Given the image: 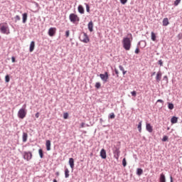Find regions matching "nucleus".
<instances>
[{
	"label": "nucleus",
	"instance_id": "nucleus-1",
	"mask_svg": "<svg viewBox=\"0 0 182 182\" xmlns=\"http://www.w3.org/2000/svg\"><path fill=\"white\" fill-rule=\"evenodd\" d=\"M128 36H130L131 40L129 37H125L122 40L123 48L125 49V50H130L132 48V41H133V36L132 33H129Z\"/></svg>",
	"mask_w": 182,
	"mask_h": 182
},
{
	"label": "nucleus",
	"instance_id": "nucleus-40",
	"mask_svg": "<svg viewBox=\"0 0 182 182\" xmlns=\"http://www.w3.org/2000/svg\"><path fill=\"white\" fill-rule=\"evenodd\" d=\"M131 95L132 96H133L134 97H136V96H137V92L136 91H132L131 92Z\"/></svg>",
	"mask_w": 182,
	"mask_h": 182
},
{
	"label": "nucleus",
	"instance_id": "nucleus-43",
	"mask_svg": "<svg viewBox=\"0 0 182 182\" xmlns=\"http://www.w3.org/2000/svg\"><path fill=\"white\" fill-rule=\"evenodd\" d=\"M69 35H70V31L69 30L65 31L66 38H69Z\"/></svg>",
	"mask_w": 182,
	"mask_h": 182
},
{
	"label": "nucleus",
	"instance_id": "nucleus-36",
	"mask_svg": "<svg viewBox=\"0 0 182 182\" xmlns=\"http://www.w3.org/2000/svg\"><path fill=\"white\" fill-rule=\"evenodd\" d=\"M101 86H102V84H100V82H96L95 83L96 89H100Z\"/></svg>",
	"mask_w": 182,
	"mask_h": 182
},
{
	"label": "nucleus",
	"instance_id": "nucleus-54",
	"mask_svg": "<svg viewBox=\"0 0 182 182\" xmlns=\"http://www.w3.org/2000/svg\"><path fill=\"white\" fill-rule=\"evenodd\" d=\"M154 75H156V72L152 73L151 76H154Z\"/></svg>",
	"mask_w": 182,
	"mask_h": 182
},
{
	"label": "nucleus",
	"instance_id": "nucleus-9",
	"mask_svg": "<svg viewBox=\"0 0 182 182\" xmlns=\"http://www.w3.org/2000/svg\"><path fill=\"white\" fill-rule=\"evenodd\" d=\"M48 33L50 37L55 36V35H56V28L55 27L50 28Z\"/></svg>",
	"mask_w": 182,
	"mask_h": 182
},
{
	"label": "nucleus",
	"instance_id": "nucleus-46",
	"mask_svg": "<svg viewBox=\"0 0 182 182\" xmlns=\"http://www.w3.org/2000/svg\"><path fill=\"white\" fill-rule=\"evenodd\" d=\"M156 103H161L162 105H164V101L163 100H158Z\"/></svg>",
	"mask_w": 182,
	"mask_h": 182
},
{
	"label": "nucleus",
	"instance_id": "nucleus-55",
	"mask_svg": "<svg viewBox=\"0 0 182 182\" xmlns=\"http://www.w3.org/2000/svg\"><path fill=\"white\" fill-rule=\"evenodd\" d=\"M55 175H56V176H59V175H60L59 172H56V173H55Z\"/></svg>",
	"mask_w": 182,
	"mask_h": 182
},
{
	"label": "nucleus",
	"instance_id": "nucleus-19",
	"mask_svg": "<svg viewBox=\"0 0 182 182\" xmlns=\"http://www.w3.org/2000/svg\"><path fill=\"white\" fill-rule=\"evenodd\" d=\"M35 50V41H31L29 48V52Z\"/></svg>",
	"mask_w": 182,
	"mask_h": 182
},
{
	"label": "nucleus",
	"instance_id": "nucleus-6",
	"mask_svg": "<svg viewBox=\"0 0 182 182\" xmlns=\"http://www.w3.org/2000/svg\"><path fill=\"white\" fill-rule=\"evenodd\" d=\"M26 109L21 108L18 112V117L19 119H25V117H26Z\"/></svg>",
	"mask_w": 182,
	"mask_h": 182
},
{
	"label": "nucleus",
	"instance_id": "nucleus-30",
	"mask_svg": "<svg viewBox=\"0 0 182 182\" xmlns=\"http://www.w3.org/2000/svg\"><path fill=\"white\" fill-rule=\"evenodd\" d=\"M116 117V115H114V112H112L109 114L108 119H113Z\"/></svg>",
	"mask_w": 182,
	"mask_h": 182
},
{
	"label": "nucleus",
	"instance_id": "nucleus-49",
	"mask_svg": "<svg viewBox=\"0 0 182 182\" xmlns=\"http://www.w3.org/2000/svg\"><path fill=\"white\" fill-rule=\"evenodd\" d=\"M39 114H40L39 112L36 113L35 116H36V119L39 118Z\"/></svg>",
	"mask_w": 182,
	"mask_h": 182
},
{
	"label": "nucleus",
	"instance_id": "nucleus-60",
	"mask_svg": "<svg viewBox=\"0 0 182 182\" xmlns=\"http://www.w3.org/2000/svg\"><path fill=\"white\" fill-rule=\"evenodd\" d=\"M179 39H181V37H179Z\"/></svg>",
	"mask_w": 182,
	"mask_h": 182
},
{
	"label": "nucleus",
	"instance_id": "nucleus-42",
	"mask_svg": "<svg viewBox=\"0 0 182 182\" xmlns=\"http://www.w3.org/2000/svg\"><path fill=\"white\" fill-rule=\"evenodd\" d=\"M119 1L122 5H126V4H127V0H119Z\"/></svg>",
	"mask_w": 182,
	"mask_h": 182
},
{
	"label": "nucleus",
	"instance_id": "nucleus-34",
	"mask_svg": "<svg viewBox=\"0 0 182 182\" xmlns=\"http://www.w3.org/2000/svg\"><path fill=\"white\" fill-rule=\"evenodd\" d=\"M122 166L123 167H126V166H127V161H126V158H124L122 159Z\"/></svg>",
	"mask_w": 182,
	"mask_h": 182
},
{
	"label": "nucleus",
	"instance_id": "nucleus-18",
	"mask_svg": "<svg viewBox=\"0 0 182 182\" xmlns=\"http://www.w3.org/2000/svg\"><path fill=\"white\" fill-rule=\"evenodd\" d=\"M88 30L90 31V32H93V21H90L88 23Z\"/></svg>",
	"mask_w": 182,
	"mask_h": 182
},
{
	"label": "nucleus",
	"instance_id": "nucleus-48",
	"mask_svg": "<svg viewBox=\"0 0 182 182\" xmlns=\"http://www.w3.org/2000/svg\"><path fill=\"white\" fill-rule=\"evenodd\" d=\"M114 72H115V75H117V77H119V70L117 68H115Z\"/></svg>",
	"mask_w": 182,
	"mask_h": 182
},
{
	"label": "nucleus",
	"instance_id": "nucleus-51",
	"mask_svg": "<svg viewBox=\"0 0 182 182\" xmlns=\"http://www.w3.org/2000/svg\"><path fill=\"white\" fill-rule=\"evenodd\" d=\"M140 45H141V41H139V42L137 43V46H138V48H139V46H140Z\"/></svg>",
	"mask_w": 182,
	"mask_h": 182
},
{
	"label": "nucleus",
	"instance_id": "nucleus-3",
	"mask_svg": "<svg viewBox=\"0 0 182 182\" xmlns=\"http://www.w3.org/2000/svg\"><path fill=\"white\" fill-rule=\"evenodd\" d=\"M21 154L23 156V159L26 160V161H30V160H32V157L33 156L31 151H23Z\"/></svg>",
	"mask_w": 182,
	"mask_h": 182
},
{
	"label": "nucleus",
	"instance_id": "nucleus-13",
	"mask_svg": "<svg viewBox=\"0 0 182 182\" xmlns=\"http://www.w3.org/2000/svg\"><path fill=\"white\" fill-rule=\"evenodd\" d=\"M146 129L147 130V132H149V133L153 132V127L149 123H146Z\"/></svg>",
	"mask_w": 182,
	"mask_h": 182
},
{
	"label": "nucleus",
	"instance_id": "nucleus-39",
	"mask_svg": "<svg viewBox=\"0 0 182 182\" xmlns=\"http://www.w3.org/2000/svg\"><path fill=\"white\" fill-rule=\"evenodd\" d=\"M134 53H136V55H139V53H140V49L139 48V46L136 47Z\"/></svg>",
	"mask_w": 182,
	"mask_h": 182
},
{
	"label": "nucleus",
	"instance_id": "nucleus-44",
	"mask_svg": "<svg viewBox=\"0 0 182 182\" xmlns=\"http://www.w3.org/2000/svg\"><path fill=\"white\" fill-rule=\"evenodd\" d=\"M164 80H166V83H168V77L167 75L164 76Z\"/></svg>",
	"mask_w": 182,
	"mask_h": 182
},
{
	"label": "nucleus",
	"instance_id": "nucleus-15",
	"mask_svg": "<svg viewBox=\"0 0 182 182\" xmlns=\"http://www.w3.org/2000/svg\"><path fill=\"white\" fill-rule=\"evenodd\" d=\"M23 23H26L28 21V13H24L22 14Z\"/></svg>",
	"mask_w": 182,
	"mask_h": 182
},
{
	"label": "nucleus",
	"instance_id": "nucleus-35",
	"mask_svg": "<svg viewBox=\"0 0 182 182\" xmlns=\"http://www.w3.org/2000/svg\"><path fill=\"white\" fill-rule=\"evenodd\" d=\"M180 2H181V0H176L173 3L174 6H178Z\"/></svg>",
	"mask_w": 182,
	"mask_h": 182
},
{
	"label": "nucleus",
	"instance_id": "nucleus-47",
	"mask_svg": "<svg viewBox=\"0 0 182 182\" xmlns=\"http://www.w3.org/2000/svg\"><path fill=\"white\" fill-rule=\"evenodd\" d=\"M11 62L12 63H15V62H16V59L15 58V57L14 56L11 57Z\"/></svg>",
	"mask_w": 182,
	"mask_h": 182
},
{
	"label": "nucleus",
	"instance_id": "nucleus-38",
	"mask_svg": "<svg viewBox=\"0 0 182 182\" xmlns=\"http://www.w3.org/2000/svg\"><path fill=\"white\" fill-rule=\"evenodd\" d=\"M162 141H168V136L166 135L163 136Z\"/></svg>",
	"mask_w": 182,
	"mask_h": 182
},
{
	"label": "nucleus",
	"instance_id": "nucleus-32",
	"mask_svg": "<svg viewBox=\"0 0 182 182\" xmlns=\"http://www.w3.org/2000/svg\"><path fill=\"white\" fill-rule=\"evenodd\" d=\"M141 45V48L143 49L144 48H146L147 43L146 42V41L142 40Z\"/></svg>",
	"mask_w": 182,
	"mask_h": 182
},
{
	"label": "nucleus",
	"instance_id": "nucleus-7",
	"mask_svg": "<svg viewBox=\"0 0 182 182\" xmlns=\"http://www.w3.org/2000/svg\"><path fill=\"white\" fill-rule=\"evenodd\" d=\"M8 31V26H4V23H0V31L1 33L8 35L9 33H7Z\"/></svg>",
	"mask_w": 182,
	"mask_h": 182
},
{
	"label": "nucleus",
	"instance_id": "nucleus-21",
	"mask_svg": "<svg viewBox=\"0 0 182 182\" xmlns=\"http://www.w3.org/2000/svg\"><path fill=\"white\" fill-rule=\"evenodd\" d=\"M163 26H167L169 25L170 22H168V18H164L162 21Z\"/></svg>",
	"mask_w": 182,
	"mask_h": 182
},
{
	"label": "nucleus",
	"instance_id": "nucleus-41",
	"mask_svg": "<svg viewBox=\"0 0 182 182\" xmlns=\"http://www.w3.org/2000/svg\"><path fill=\"white\" fill-rule=\"evenodd\" d=\"M68 117H69V114L68 112L64 113L63 119H66Z\"/></svg>",
	"mask_w": 182,
	"mask_h": 182
},
{
	"label": "nucleus",
	"instance_id": "nucleus-17",
	"mask_svg": "<svg viewBox=\"0 0 182 182\" xmlns=\"http://www.w3.org/2000/svg\"><path fill=\"white\" fill-rule=\"evenodd\" d=\"M77 9H78L79 14H85V8H83V6L79 5Z\"/></svg>",
	"mask_w": 182,
	"mask_h": 182
},
{
	"label": "nucleus",
	"instance_id": "nucleus-8",
	"mask_svg": "<svg viewBox=\"0 0 182 182\" xmlns=\"http://www.w3.org/2000/svg\"><path fill=\"white\" fill-rule=\"evenodd\" d=\"M100 77L103 82H107V80L109 79V73L105 72L104 74H100Z\"/></svg>",
	"mask_w": 182,
	"mask_h": 182
},
{
	"label": "nucleus",
	"instance_id": "nucleus-45",
	"mask_svg": "<svg viewBox=\"0 0 182 182\" xmlns=\"http://www.w3.org/2000/svg\"><path fill=\"white\" fill-rule=\"evenodd\" d=\"M157 63L160 65V66H163V60H159Z\"/></svg>",
	"mask_w": 182,
	"mask_h": 182
},
{
	"label": "nucleus",
	"instance_id": "nucleus-52",
	"mask_svg": "<svg viewBox=\"0 0 182 182\" xmlns=\"http://www.w3.org/2000/svg\"><path fill=\"white\" fill-rule=\"evenodd\" d=\"M170 182H173V176H170Z\"/></svg>",
	"mask_w": 182,
	"mask_h": 182
},
{
	"label": "nucleus",
	"instance_id": "nucleus-12",
	"mask_svg": "<svg viewBox=\"0 0 182 182\" xmlns=\"http://www.w3.org/2000/svg\"><path fill=\"white\" fill-rule=\"evenodd\" d=\"M161 76H163V73H161V70H159V72L156 73V82H159L161 80Z\"/></svg>",
	"mask_w": 182,
	"mask_h": 182
},
{
	"label": "nucleus",
	"instance_id": "nucleus-28",
	"mask_svg": "<svg viewBox=\"0 0 182 182\" xmlns=\"http://www.w3.org/2000/svg\"><path fill=\"white\" fill-rule=\"evenodd\" d=\"M65 178H69V169L68 168L65 169Z\"/></svg>",
	"mask_w": 182,
	"mask_h": 182
},
{
	"label": "nucleus",
	"instance_id": "nucleus-29",
	"mask_svg": "<svg viewBox=\"0 0 182 182\" xmlns=\"http://www.w3.org/2000/svg\"><path fill=\"white\" fill-rule=\"evenodd\" d=\"M10 80H11V77L9 76V75H6L5 76V82H6V83H9Z\"/></svg>",
	"mask_w": 182,
	"mask_h": 182
},
{
	"label": "nucleus",
	"instance_id": "nucleus-56",
	"mask_svg": "<svg viewBox=\"0 0 182 182\" xmlns=\"http://www.w3.org/2000/svg\"><path fill=\"white\" fill-rule=\"evenodd\" d=\"M53 182H58L56 179H53Z\"/></svg>",
	"mask_w": 182,
	"mask_h": 182
},
{
	"label": "nucleus",
	"instance_id": "nucleus-53",
	"mask_svg": "<svg viewBox=\"0 0 182 182\" xmlns=\"http://www.w3.org/2000/svg\"><path fill=\"white\" fill-rule=\"evenodd\" d=\"M100 123H103V119L102 118L100 119Z\"/></svg>",
	"mask_w": 182,
	"mask_h": 182
},
{
	"label": "nucleus",
	"instance_id": "nucleus-50",
	"mask_svg": "<svg viewBox=\"0 0 182 182\" xmlns=\"http://www.w3.org/2000/svg\"><path fill=\"white\" fill-rule=\"evenodd\" d=\"M85 124H85V122H82L80 124V127H82V128L85 127Z\"/></svg>",
	"mask_w": 182,
	"mask_h": 182
},
{
	"label": "nucleus",
	"instance_id": "nucleus-14",
	"mask_svg": "<svg viewBox=\"0 0 182 182\" xmlns=\"http://www.w3.org/2000/svg\"><path fill=\"white\" fill-rule=\"evenodd\" d=\"M22 141L23 143H26V141H28V133L23 132Z\"/></svg>",
	"mask_w": 182,
	"mask_h": 182
},
{
	"label": "nucleus",
	"instance_id": "nucleus-58",
	"mask_svg": "<svg viewBox=\"0 0 182 182\" xmlns=\"http://www.w3.org/2000/svg\"><path fill=\"white\" fill-rule=\"evenodd\" d=\"M24 107H26V105H24Z\"/></svg>",
	"mask_w": 182,
	"mask_h": 182
},
{
	"label": "nucleus",
	"instance_id": "nucleus-5",
	"mask_svg": "<svg viewBox=\"0 0 182 182\" xmlns=\"http://www.w3.org/2000/svg\"><path fill=\"white\" fill-rule=\"evenodd\" d=\"M69 19L73 23H76V22H79V21H80V18H79L77 15L73 13L70 14Z\"/></svg>",
	"mask_w": 182,
	"mask_h": 182
},
{
	"label": "nucleus",
	"instance_id": "nucleus-16",
	"mask_svg": "<svg viewBox=\"0 0 182 182\" xmlns=\"http://www.w3.org/2000/svg\"><path fill=\"white\" fill-rule=\"evenodd\" d=\"M177 122H178V117L173 116L172 117V118L171 119V123L172 124H176V123H177Z\"/></svg>",
	"mask_w": 182,
	"mask_h": 182
},
{
	"label": "nucleus",
	"instance_id": "nucleus-2",
	"mask_svg": "<svg viewBox=\"0 0 182 182\" xmlns=\"http://www.w3.org/2000/svg\"><path fill=\"white\" fill-rule=\"evenodd\" d=\"M79 39L81 42H83V43H89V42H90V38H89V36H87V33L85 32L82 33L80 35Z\"/></svg>",
	"mask_w": 182,
	"mask_h": 182
},
{
	"label": "nucleus",
	"instance_id": "nucleus-24",
	"mask_svg": "<svg viewBox=\"0 0 182 182\" xmlns=\"http://www.w3.org/2000/svg\"><path fill=\"white\" fill-rule=\"evenodd\" d=\"M141 174H143V169L141 168H138L136 169V175L137 176H141Z\"/></svg>",
	"mask_w": 182,
	"mask_h": 182
},
{
	"label": "nucleus",
	"instance_id": "nucleus-26",
	"mask_svg": "<svg viewBox=\"0 0 182 182\" xmlns=\"http://www.w3.org/2000/svg\"><path fill=\"white\" fill-rule=\"evenodd\" d=\"M119 69L122 72L124 75H126V73H127V71L124 70V68H123L122 65H119Z\"/></svg>",
	"mask_w": 182,
	"mask_h": 182
},
{
	"label": "nucleus",
	"instance_id": "nucleus-25",
	"mask_svg": "<svg viewBox=\"0 0 182 182\" xmlns=\"http://www.w3.org/2000/svg\"><path fill=\"white\" fill-rule=\"evenodd\" d=\"M168 108L169 110H173V109H174V104L172 102H168Z\"/></svg>",
	"mask_w": 182,
	"mask_h": 182
},
{
	"label": "nucleus",
	"instance_id": "nucleus-23",
	"mask_svg": "<svg viewBox=\"0 0 182 182\" xmlns=\"http://www.w3.org/2000/svg\"><path fill=\"white\" fill-rule=\"evenodd\" d=\"M151 39L153 41V42H155L156 39V33H154L153 31L151 33Z\"/></svg>",
	"mask_w": 182,
	"mask_h": 182
},
{
	"label": "nucleus",
	"instance_id": "nucleus-27",
	"mask_svg": "<svg viewBox=\"0 0 182 182\" xmlns=\"http://www.w3.org/2000/svg\"><path fill=\"white\" fill-rule=\"evenodd\" d=\"M142 123H143V121H140L137 126V129H138L139 133H141V124Z\"/></svg>",
	"mask_w": 182,
	"mask_h": 182
},
{
	"label": "nucleus",
	"instance_id": "nucleus-11",
	"mask_svg": "<svg viewBox=\"0 0 182 182\" xmlns=\"http://www.w3.org/2000/svg\"><path fill=\"white\" fill-rule=\"evenodd\" d=\"M70 168L73 170L75 168V159L73 158H70L68 161Z\"/></svg>",
	"mask_w": 182,
	"mask_h": 182
},
{
	"label": "nucleus",
	"instance_id": "nucleus-31",
	"mask_svg": "<svg viewBox=\"0 0 182 182\" xmlns=\"http://www.w3.org/2000/svg\"><path fill=\"white\" fill-rule=\"evenodd\" d=\"M38 154H39L40 158L43 159V150L42 149H40L38 150Z\"/></svg>",
	"mask_w": 182,
	"mask_h": 182
},
{
	"label": "nucleus",
	"instance_id": "nucleus-57",
	"mask_svg": "<svg viewBox=\"0 0 182 182\" xmlns=\"http://www.w3.org/2000/svg\"><path fill=\"white\" fill-rule=\"evenodd\" d=\"M167 130H170V127H168V128H167Z\"/></svg>",
	"mask_w": 182,
	"mask_h": 182
},
{
	"label": "nucleus",
	"instance_id": "nucleus-20",
	"mask_svg": "<svg viewBox=\"0 0 182 182\" xmlns=\"http://www.w3.org/2000/svg\"><path fill=\"white\" fill-rule=\"evenodd\" d=\"M159 182H166V175L163 173L160 174Z\"/></svg>",
	"mask_w": 182,
	"mask_h": 182
},
{
	"label": "nucleus",
	"instance_id": "nucleus-59",
	"mask_svg": "<svg viewBox=\"0 0 182 182\" xmlns=\"http://www.w3.org/2000/svg\"><path fill=\"white\" fill-rule=\"evenodd\" d=\"M36 5H37V6H38V3H36Z\"/></svg>",
	"mask_w": 182,
	"mask_h": 182
},
{
	"label": "nucleus",
	"instance_id": "nucleus-10",
	"mask_svg": "<svg viewBox=\"0 0 182 182\" xmlns=\"http://www.w3.org/2000/svg\"><path fill=\"white\" fill-rule=\"evenodd\" d=\"M100 156L101 159H102L103 160H106V159L107 158V154H106V149H102L100 152Z\"/></svg>",
	"mask_w": 182,
	"mask_h": 182
},
{
	"label": "nucleus",
	"instance_id": "nucleus-4",
	"mask_svg": "<svg viewBox=\"0 0 182 182\" xmlns=\"http://www.w3.org/2000/svg\"><path fill=\"white\" fill-rule=\"evenodd\" d=\"M112 152L114 154V158L116 159V160H119V157H120V147L114 146L112 149Z\"/></svg>",
	"mask_w": 182,
	"mask_h": 182
},
{
	"label": "nucleus",
	"instance_id": "nucleus-37",
	"mask_svg": "<svg viewBox=\"0 0 182 182\" xmlns=\"http://www.w3.org/2000/svg\"><path fill=\"white\" fill-rule=\"evenodd\" d=\"M85 6H86V11L87 12H90V6L87 4H85Z\"/></svg>",
	"mask_w": 182,
	"mask_h": 182
},
{
	"label": "nucleus",
	"instance_id": "nucleus-22",
	"mask_svg": "<svg viewBox=\"0 0 182 182\" xmlns=\"http://www.w3.org/2000/svg\"><path fill=\"white\" fill-rule=\"evenodd\" d=\"M50 140H47L46 143L47 151H50Z\"/></svg>",
	"mask_w": 182,
	"mask_h": 182
},
{
	"label": "nucleus",
	"instance_id": "nucleus-33",
	"mask_svg": "<svg viewBox=\"0 0 182 182\" xmlns=\"http://www.w3.org/2000/svg\"><path fill=\"white\" fill-rule=\"evenodd\" d=\"M18 21H21V16H19L18 15H16L14 17V22H15V23H16V22H18Z\"/></svg>",
	"mask_w": 182,
	"mask_h": 182
}]
</instances>
